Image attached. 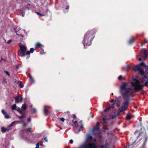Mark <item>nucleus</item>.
Masks as SVG:
<instances>
[{"instance_id":"obj_4","label":"nucleus","mask_w":148,"mask_h":148,"mask_svg":"<svg viewBox=\"0 0 148 148\" xmlns=\"http://www.w3.org/2000/svg\"><path fill=\"white\" fill-rule=\"evenodd\" d=\"M93 138L90 135H88L84 143L79 147V148H84V146L86 145H88L90 147H92L93 146H97L95 143H92L91 141L93 140Z\"/></svg>"},{"instance_id":"obj_16","label":"nucleus","mask_w":148,"mask_h":148,"mask_svg":"<svg viewBox=\"0 0 148 148\" xmlns=\"http://www.w3.org/2000/svg\"><path fill=\"white\" fill-rule=\"evenodd\" d=\"M27 107L26 106L25 103L23 104L21 107V110H26Z\"/></svg>"},{"instance_id":"obj_41","label":"nucleus","mask_w":148,"mask_h":148,"mask_svg":"<svg viewBox=\"0 0 148 148\" xmlns=\"http://www.w3.org/2000/svg\"><path fill=\"white\" fill-rule=\"evenodd\" d=\"M70 143L72 144L73 143V140L71 139L69 140Z\"/></svg>"},{"instance_id":"obj_27","label":"nucleus","mask_w":148,"mask_h":148,"mask_svg":"<svg viewBox=\"0 0 148 148\" xmlns=\"http://www.w3.org/2000/svg\"><path fill=\"white\" fill-rule=\"evenodd\" d=\"M4 116L5 119H8L10 118V116L7 114V113H6V114H5Z\"/></svg>"},{"instance_id":"obj_42","label":"nucleus","mask_w":148,"mask_h":148,"mask_svg":"<svg viewBox=\"0 0 148 148\" xmlns=\"http://www.w3.org/2000/svg\"><path fill=\"white\" fill-rule=\"evenodd\" d=\"M23 125L24 127H25L27 125V124L25 123H24L23 124Z\"/></svg>"},{"instance_id":"obj_5","label":"nucleus","mask_w":148,"mask_h":148,"mask_svg":"<svg viewBox=\"0 0 148 148\" xmlns=\"http://www.w3.org/2000/svg\"><path fill=\"white\" fill-rule=\"evenodd\" d=\"M20 49L18 51V55L21 57H23L25 55H29L30 52L29 51H26L27 48L23 45H20Z\"/></svg>"},{"instance_id":"obj_60","label":"nucleus","mask_w":148,"mask_h":148,"mask_svg":"<svg viewBox=\"0 0 148 148\" xmlns=\"http://www.w3.org/2000/svg\"><path fill=\"white\" fill-rule=\"evenodd\" d=\"M16 103H18V102H16Z\"/></svg>"},{"instance_id":"obj_47","label":"nucleus","mask_w":148,"mask_h":148,"mask_svg":"<svg viewBox=\"0 0 148 148\" xmlns=\"http://www.w3.org/2000/svg\"><path fill=\"white\" fill-rule=\"evenodd\" d=\"M73 118H74V119H76V116L75 115H73Z\"/></svg>"},{"instance_id":"obj_54","label":"nucleus","mask_w":148,"mask_h":148,"mask_svg":"<svg viewBox=\"0 0 148 148\" xmlns=\"http://www.w3.org/2000/svg\"><path fill=\"white\" fill-rule=\"evenodd\" d=\"M107 144H108L107 143H106V144H105V146H106L107 145Z\"/></svg>"},{"instance_id":"obj_45","label":"nucleus","mask_w":148,"mask_h":148,"mask_svg":"<svg viewBox=\"0 0 148 148\" xmlns=\"http://www.w3.org/2000/svg\"><path fill=\"white\" fill-rule=\"evenodd\" d=\"M69 5H67V6H66V8H65V9H66V10H67V9H69Z\"/></svg>"},{"instance_id":"obj_23","label":"nucleus","mask_w":148,"mask_h":148,"mask_svg":"<svg viewBox=\"0 0 148 148\" xmlns=\"http://www.w3.org/2000/svg\"><path fill=\"white\" fill-rule=\"evenodd\" d=\"M22 114V115L21 116L18 117V119H23L25 117V114Z\"/></svg>"},{"instance_id":"obj_50","label":"nucleus","mask_w":148,"mask_h":148,"mask_svg":"<svg viewBox=\"0 0 148 148\" xmlns=\"http://www.w3.org/2000/svg\"><path fill=\"white\" fill-rule=\"evenodd\" d=\"M144 42L145 43H147L148 42L147 40H145Z\"/></svg>"},{"instance_id":"obj_17","label":"nucleus","mask_w":148,"mask_h":148,"mask_svg":"<svg viewBox=\"0 0 148 148\" xmlns=\"http://www.w3.org/2000/svg\"><path fill=\"white\" fill-rule=\"evenodd\" d=\"M19 121H13V122H12L9 125L8 127H10L13 126V125L15 124V123L16 122H18Z\"/></svg>"},{"instance_id":"obj_59","label":"nucleus","mask_w":148,"mask_h":148,"mask_svg":"<svg viewBox=\"0 0 148 148\" xmlns=\"http://www.w3.org/2000/svg\"><path fill=\"white\" fill-rule=\"evenodd\" d=\"M131 139H132V138H131L130 139V140H131Z\"/></svg>"},{"instance_id":"obj_33","label":"nucleus","mask_w":148,"mask_h":148,"mask_svg":"<svg viewBox=\"0 0 148 148\" xmlns=\"http://www.w3.org/2000/svg\"><path fill=\"white\" fill-rule=\"evenodd\" d=\"M60 119L61 121H62L63 122H64V121L65 120V119L63 118H60Z\"/></svg>"},{"instance_id":"obj_35","label":"nucleus","mask_w":148,"mask_h":148,"mask_svg":"<svg viewBox=\"0 0 148 148\" xmlns=\"http://www.w3.org/2000/svg\"><path fill=\"white\" fill-rule=\"evenodd\" d=\"M35 49H34L33 48H31L30 50V52L31 53H32Z\"/></svg>"},{"instance_id":"obj_13","label":"nucleus","mask_w":148,"mask_h":148,"mask_svg":"<svg viewBox=\"0 0 148 148\" xmlns=\"http://www.w3.org/2000/svg\"><path fill=\"white\" fill-rule=\"evenodd\" d=\"M35 47H38L40 48L41 49H42V48H43V45H41L40 43L39 42L37 43Z\"/></svg>"},{"instance_id":"obj_56","label":"nucleus","mask_w":148,"mask_h":148,"mask_svg":"<svg viewBox=\"0 0 148 148\" xmlns=\"http://www.w3.org/2000/svg\"><path fill=\"white\" fill-rule=\"evenodd\" d=\"M35 148H39V147H35Z\"/></svg>"},{"instance_id":"obj_52","label":"nucleus","mask_w":148,"mask_h":148,"mask_svg":"<svg viewBox=\"0 0 148 148\" xmlns=\"http://www.w3.org/2000/svg\"><path fill=\"white\" fill-rule=\"evenodd\" d=\"M134 108L137 109V106H135L134 107Z\"/></svg>"},{"instance_id":"obj_9","label":"nucleus","mask_w":148,"mask_h":148,"mask_svg":"<svg viewBox=\"0 0 148 148\" xmlns=\"http://www.w3.org/2000/svg\"><path fill=\"white\" fill-rule=\"evenodd\" d=\"M81 125L79 126V125L73 126V128L74 132L75 133H77L79 132L81 130V129L83 127V125L82 123V121H81L80 122Z\"/></svg>"},{"instance_id":"obj_14","label":"nucleus","mask_w":148,"mask_h":148,"mask_svg":"<svg viewBox=\"0 0 148 148\" xmlns=\"http://www.w3.org/2000/svg\"><path fill=\"white\" fill-rule=\"evenodd\" d=\"M1 131L3 133H4L6 132H8L10 129L8 128H5L4 127H1Z\"/></svg>"},{"instance_id":"obj_32","label":"nucleus","mask_w":148,"mask_h":148,"mask_svg":"<svg viewBox=\"0 0 148 148\" xmlns=\"http://www.w3.org/2000/svg\"><path fill=\"white\" fill-rule=\"evenodd\" d=\"M35 13H36L38 15H40L41 16H43V15L42 14H41L40 13L38 12H35Z\"/></svg>"},{"instance_id":"obj_36","label":"nucleus","mask_w":148,"mask_h":148,"mask_svg":"<svg viewBox=\"0 0 148 148\" xmlns=\"http://www.w3.org/2000/svg\"><path fill=\"white\" fill-rule=\"evenodd\" d=\"M134 134H137L138 135L139 134V132L138 130H136L134 132Z\"/></svg>"},{"instance_id":"obj_48","label":"nucleus","mask_w":148,"mask_h":148,"mask_svg":"<svg viewBox=\"0 0 148 148\" xmlns=\"http://www.w3.org/2000/svg\"><path fill=\"white\" fill-rule=\"evenodd\" d=\"M92 140V141H94L95 142H96V141L97 140H96V139L93 138V140Z\"/></svg>"},{"instance_id":"obj_1","label":"nucleus","mask_w":148,"mask_h":148,"mask_svg":"<svg viewBox=\"0 0 148 148\" xmlns=\"http://www.w3.org/2000/svg\"><path fill=\"white\" fill-rule=\"evenodd\" d=\"M133 70L134 71H139V75H141L143 77H144L140 80L141 82H143L145 79L146 80V82L144 85H141L140 83V82L138 80L133 79L134 82H132L131 83V85L132 86L134 87V89L136 91H139L143 88L144 86H148V79L147 78V75L145 74L144 70L141 68L140 66L138 64L136 65L134 68L133 69Z\"/></svg>"},{"instance_id":"obj_39","label":"nucleus","mask_w":148,"mask_h":148,"mask_svg":"<svg viewBox=\"0 0 148 148\" xmlns=\"http://www.w3.org/2000/svg\"><path fill=\"white\" fill-rule=\"evenodd\" d=\"M122 78V76L121 75H120V76H119L118 77V79L119 80H121V79Z\"/></svg>"},{"instance_id":"obj_28","label":"nucleus","mask_w":148,"mask_h":148,"mask_svg":"<svg viewBox=\"0 0 148 148\" xmlns=\"http://www.w3.org/2000/svg\"><path fill=\"white\" fill-rule=\"evenodd\" d=\"M72 122L73 123V126L77 125H78V124L77 123V121H73V120H72Z\"/></svg>"},{"instance_id":"obj_53","label":"nucleus","mask_w":148,"mask_h":148,"mask_svg":"<svg viewBox=\"0 0 148 148\" xmlns=\"http://www.w3.org/2000/svg\"><path fill=\"white\" fill-rule=\"evenodd\" d=\"M145 71H147V73L148 74V69L147 70H145Z\"/></svg>"},{"instance_id":"obj_10","label":"nucleus","mask_w":148,"mask_h":148,"mask_svg":"<svg viewBox=\"0 0 148 148\" xmlns=\"http://www.w3.org/2000/svg\"><path fill=\"white\" fill-rule=\"evenodd\" d=\"M50 108V106H44L43 112L45 116H47L50 114V112L48 110V108Z\"/></svg>"},{"instance_id":"obj_61","label":"nucleus","mask_w":148,"mask_h":148,"mask_svg":"<svg viewBox=\"0 0 148 148\" xmlns=\"http://www.w3.org/2000/svg\"><path fill=\"white\" fill-rule=\"evenodd\" d=\"M68 148H70V147H68Z\"/></svg>"},{"instance_id":"obj_46","label":"nucleus","mask_w":148,"mask_h":148,"mask_svg":"<svg viewBox=\"0 0 148 148\" xmlns=\"http://www.w3.org/2000/svg\"><path fill=\"white\" fill-rule=\"evenodd\" d=\"M116 100H115V101H114V100H112V101H110L109 102H116Z\"/></svg>"},{"instance_id":"obj_22","label":"nucleus","mask_w":148,"mask_h":148,"mask_svg":"<svg viewBox=\"0 0 148 148\" xmlns=\"http://www.w3.org/2000/svg\"><path fill=\"white\" fill-rule=\"evenodd\" d=\"M25 131L27 132H33V131L32 130V128H28L26 129L25 130Z\"/></svg>"},{"instance_id":"obj_7","label":"nucleus","mask_w":148,"mask_h":148,"mask_svg":"<svg viewBox=\"0 0 148 148\" xmlns=\"http://www.w3.org/2000/svg\"><path fill=\"white\" fill-rule=\"evenodd\" d=\"M139 55L145 60L148 56V51L145 49H143L141 50Z\"/></svg>"},{"instance_id":"obj_3","label":"nucleus","mask_w":148,"mask_h":148,"mask_svg":"<svg viewBox=\"0 0 148 148\" xmlns=\"http://www.w3.org/2000/svg\"><path fill=\"white\" fill-rule=\"evenodd\" d=\"M94 34L93 30H91L88 31L85 34L83 40L84 46L91 45V42L94 38Z\"/></svg>"},{"instance_id":"obj_40","label":"nucleus","mask_w":148,"mask_h":148,"mask_svg":"<svg viewBox=\"0 0 148 148\" xmlns=\"http://www.w3.org/2000/svg\"><path fill=\"white\" fill-rule=\"evenodd\" d=\"M44 140H45L46 142H48V139L46 137H45L44 138Z\"/></svg>"},{"instance_id":"obj_11","label":"nucleus","mask_w":148,"mask_h":148,"mask_svg":"<svg viewBox=\"0 0 148 148\" xmlns=\"http://www.w3.org/2000/svg\"><path fill=\"white\" fill-rule=\"evenodd\" d=\"M99 123L97 122V123L96 125L93 128L92 131V134L93 135H94L96 134V132L99 130Z\"/></svg>"},{"instance_id":"obj_38","label":"nucleus","mask_w":148,"mask_h":148,"mask_svg":"<svg viewBox=\"0 0 148 148\" xmlns=\"http://www.w3.org/2000/svg\"><path fill=\"white\" fill-rule=\"evenodd\" d=\"M12 41V40L11 39H10V40H8L7 42V43H8V44H9L10 43L11 41Z\"/></svg>"},{"instance_id":"obj_51","label":"nucleus","mask_w":148,"mask_h":148,"mask_svg":"<svg viewBox=\"0 0 148 148\" xmlns=\"http://www.w3.org/2000/svg\"><path fill=\"white\" fill-rule=\"evenodd\" d=\"M31 80L32 82H34V80H33L32 79H31Z\"/></svg>"},{"instance_id":"obj_8","label":"nucleus","mask_w":148,"mask_h":148,"mask_svg":"<svg viewBox=\"0 0 148 148\" xmlns=\"http://www.w3.org/2000/svg\"><path fill=\"white\" fill-rule=\"evenodd\" d=\"M129 102H124L121 106V109L118 112V115H120L121 112H124L127 109L128 106Z\"/></svg>"},{"instance_id":"obj_34","label":"nucleus","mask_w":148,"mask_h":148,"mask_svg":"<svg viewBox=\"0 0 148 148\" xmlns=\"http://www.w3.org/2000/svg\"><path fill=\"white\" fill-rule=\"evenodd\" d=\"M42 49H42H41V51H40V53L42 54H44V52L43 49Z\"/></svg>"},{"instance_id":"obj_12","label":"nucleus","mask_w":148,"mask_h":148,"mask_svg":"<svg viewBox=\"0 0 148 148\" xmlns=\"http://www.w3.org/2000/svg\"><path fill=\"white\" fill-rule=\"evenodd\" d=\"M15 102H22V97L20 95H18L17 96L14 97Z\"/></svg>"},{"instance_id":"obj_18","label":"nucleus","mask_w":148,"mask_h":148,"mask_svg":"<svg viewBox=\"0 0 148 148\" xmlns=\"http://www.w3.org/2000/svg\"><path fill=\"white\" fill-rule=\"evenodd\" d=\"M132 118V116L131 115H129V114H127L126 117V119L127 120H130Z\"/></svg>"},{"instance_id":"obj_55","label":"nucleus","mask_w":148,"mask_h":148,"mask_svg":"<svg viewBox=\"0 0 148 148\" xmlns=\"http://www.w3.org/2000/svg\"><path fill=\"white\" fill-rule=\"evenodd\" d=\"M22 16L23 17L24 16V15H23V14H22Z\"/></svg>"},{"instance_id":"obj_24","label":"nucleus","mask_w":148,"mask_h":148,"mask_svg":"<svg viewBox=\"0 0 148 148\" xmlns=\"http://www.w3.org/2000/svg\"><path fill=\"white\" fill-rule=\"evenodd\" d=\"M36 110L35 108H33L31 110L32 114L36 113Z\"/></svg>"},{"instance_id":"obj_15","label":"nucleus","mask_w":148,"mask_h":148,"mask_svg":"<svg viewBox=\"0 0 148 148\" xmlns=\"http://www.w3.org/2000/svg\"><path fill=\"white\" fill-rule=\"evenodd\" d=\"M139 65L140 66H143L145 67V70H147L148 69V66H147L144 63L141 62Z\"/></svg>"},{"instance_id":"obj_49","label":"nucleus","mask_w":148,"mask_h":148,"mask_svg":"<svg viewBox=\"0 0 148 148\" xmlns=\"http://www.w3.org/2000/svg\"><path fill=\"white\" fill-rule=\"evenodd\" d=\"M138 60L139 61H141V60H142V59L141 58H139L138 59Z\"/></svg>"},{"instance_id":"obj_2","label":"nucleus","mask_w":148,"mask_h":148,"mask_svg":"<svg viewBox=\"0 0 148 148\" xmlns=\"http://www.w3.org/2000/svg\"><path fill=\"white\" fill-rule=\"evenodd\" d=\"M126 83H123L121 87V91L125 90V92L122 95L123 97L124 100L125 101V102H129L130 101V97L131 93L133 92L134 90L130 88H126Z\"/></svg>"},{"instance_id":"obj_19","label":"nucleus","mask_w":148,"mask_h":148,"mask_svg":"<svg viewBox=\"0 0 148 148\" xmlns=\"http://www.w3.org/2000/svg\"><path fill=\"white\" fill-rule=\"evenodd\" d=\"M18 84L19 87L22 88L23 87V83L21 82H18Z\"/></svg>"},{"instance_id":"obj_57","label":"nucleus","mask_w":148,"mask_h":148,"mask_svg":"<svg viewBox=\"0 0 148 148\" xmlns=\"http://www.w3.org/2000/svg\"><path fill=\"white\" fill-rule=\"evenodd\" d=\"M140 125L141 126H142V123H140Z\"/></svg>"},{"instance_id":"obj_26","label":"nucleus","mask_w":148,"mask_h":148,"mask_svg":"<svg viewBox=\"0 0 148 148\" xmlns=\"http://www.w3.org/2000/svg\"><path fill=\"white\" fill-rule=\"evenodd\" d=\"M16 105L14 104L11 107V109L12 110H16Z\"/></svg>"},{"instance_id":"obj_43","label":"nucleus","mask_w":148,"mask_h":148,"mask_svg":"<svg viewBox=\"0 0 148 148\" xmlns=\"http://www.w3.org/2000/svg\"><path fill=\"white\" fill-rule=\"evenodd\" d=\"M15 32H16V34H17V35H19V36H21L22 37H23V35H22V34H20V35H19V34H18L17 33V31H15Z\"/></svg>"},{"instance_id":"obj_44","label":"nucleus","mask_w":148,"mask_h":148,"mask_svg":"<svg viewBox=\"0 0 148 148\" xmlns=\"http://www.w3.org/2000/svg\"><path fill=\"white\" fill-rule=\"evenodd\" d=\"M39 143H38L36 144V147H39Z\"/></svg>"},{"instance_id":"obj_6","label":"nucleus","mask_w":148,"mask_h":148,"mask_svg":"<svg viewBox=\"0 0 148 148\" xmlns=\"http://www.w3.org/2000/svg\"><path fill=\"white\" fill-rule=\"evenodd\" d=\"M120 102H114L111 106H110L106 108L104 110L103 112L102 113V114L103 116H105L106 115L105 114V113L106 112H108L109 110H110L111 109L115 110V106H116L117 108H118L120 106Z\"/></svg>"},{"instance_id":"obj_20","label":"nucleus","mask_w":148,"mask_h":148,"mask_svg":"<svg viewBox=\"0 0 148 148\" xmlns=\"http://www.w3.org/2000/svg\"><path fill=\"white\" fill-rule=\"evenodd\" d=\"M16 110L18 111L20 114H22L23 113V112L19 108H18L16 109Z\"/></svg>"},{"instance_id":"obj_58","label":"nucleus","mask_w":148,"mask_h":148,"mask_svg":"<svg viewBox=\"0 0 148 148\" xmlns=\"http://www.w3.org/2000/svg\"><path fill=\"white\" fill-rule=\"evenodd\" d=\"M112 95H113V93H112Z\"/></svg>"},{"instance_id":"obj_37","label":"nucleus","mask_w":148,"mask_h":148,"mask_svg":"<svg viewBox=\"0 0 148 148\" xmlns=\"http://www.w3.org/2000/svg\"><path fill=\"white\" fill-rule=\"evenodd\" d=\"M31 121V119L30 117H29L27 119V122L28 123L29 122Z\"/></svg>"},{"instance_id":"obj_29","label":"nucleus","mask_w":148,"mask_h":148,"mask_svg":"<svg viewBox=\"0 0 148 148\" xmlns=\"http://www.w3.org/2000/svg\"><path fill=\"white\" fill-rule=\"evenodd\" d=\"M4 71L7 75L9 76H10V73L8 71L6 70H4Z\"/></svg>"},{"instance_id":"obj_31","label":"nucleus","mask_w":148,"mask_h":148,"mask_svg":"<svg viewBox=\"0 0 148 148\" xmlns=\"http://www.w3.org/2000/svg\"><path fill=\"white\" fill-rule=\"evenodd\" d=\"M98 146H100V148H107L106 146H104L103 145H102L101 146L99 145Z\"/></svg>"},{"instance_id":"obj_25","label":"nucleus","mask_w":148,"mask_h":148,"mask_svg":"<svg viewBox=\"0 0 148 148\" xmlns=\"http://www.w3.org/2000/svg\"><path fill=\"white\" fill-rule=\"evenodd\" d=\"M134 40V38L132 37L130 39L128 43L130 44L132 43L133 42V40Z\"/></svg>"},{"instance_id":"obj_30","label":"nucleus","mask_w":148,"mask_h":148,"mask_svg":"<svg viewBox=\"0 0 148 148\" xmlns=\"http://www.w3.org/2000/svg\"><path fill=\"white\" fill-rule=\"evenodd\" d=\"M1 112L4 115L6 114V113H7V112L4 110L3 109L2 110Z\"/></svg>"},{"instance_id":"obj_21","label":"nucleus","mask_w":148,"mask_h":148,"mask_svg":"<svg viewBox=\"0 0 148 148\" xmlns=\"http://www.w3.org/2000/svg\"><path fill=\"white\" fill-rule=\"evenodd\" d=\"M119 115H118V113H117V114H114V115H111L110 116L111 117V118L112 119H114L116 118L117 116H119Z\"/></svg>"}]
</instances>
